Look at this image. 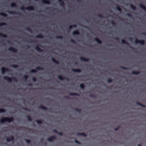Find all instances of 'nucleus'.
Wrapping results in <instances>:
<instances>
[{
    "instance_id": "1",
    "label": "nucleus",
    "mask_w": 146,
    "mask_h": 146,
    "mask_svg": "<svg viewBox=\"0 0 146 146\" xmlns=\"http://www.w3.org/2000/svg\"><path fill=\"white\" fill-rule=\"evenodd\" d=\"M12 120V118L4 117L2 118V119H1L0 121L1 123H3L5 121L10 122Z\"/></svg>"
},
{
    "instance_id": "43",
    "label": "nucleus",
    "mask_w": 146,
    "mask_h": 146,
    "mask_svg": "<svg viewBox=\"0 0 146 146\" xmlns=\"http://www.w3.org/2000/svg\"><path fill=\"white\" fill-rule=\"evenodd\" d=\"M109 82H110V81H109Z\"/></svg>"
},
{
    "instance_id": "14",
    "label": "nucleus",
    "mask_w": 146,
    "mask_h": 146,
    "mask_svg": "<svg viewBox=\"0 0 146 146\" xmlns=\"http://www.w3.org/2000/svg\"><path fill=\"white\" fill-rule=\"evenodd\" d=\"M73 35H78V34L79 33L76 31H74L73 32Z\"/></svg>"
},
{
    "instance_id": "26",
    "label": "nucleus",
    "mask_w": 146,
    "mask_h": 146,
    "mask_svg": "<svg viewBox=\"0 0 146 146\" xmlns=\"http://www.w3.org/2000/svg\"><path fill=\"white\" fill-rule=\"evenodd\" d=\"M132 74H138V72H132Z\"/></svg>"
},
{
    "instance_id": "42",
    "label": "nucleus",
    "mask_w": 146,
    "mask_h": 146,
    "mask_svg": "<svg viewBox=\"0 0 146 146\" xmlns=\"http://www.w3.org/2000/svg\"><path fill=\"white\" fill-rule=\"evenodd\" d=\"M58 1H60V0H58Z\"/></svg>"
},
{
    "instance_id": "25",
    "label": "nucleus",
    "mask_w": 146,
    "mask_h": 146,
    "mask_svg": "<svg viewBox=\"0 0 146 146\" xmlns=\"http://www.w3.org/2000/svg\"><path fill=\"white\" fill-rule=\"evenodd\" d=\"M36 72V70H31V72Z\"/></svg>"
},
{
    "instance_id": "3",
    "label": "nucleus",
    "mask_w": 146,
    "mask_h": 146,
    "mask_svg": "<svg viewBox=\"0 0 146 146\" xmlns=\"http://www.w3.org/2000/svg\"><path fill=\"white\" fill-rule=\"evenodd\" d=\"M4 78L9 82H11L12 81L11 78L7 76H4Z\"/></svg>"
},
{
    "instance_id": "21",
    "label": "nucleus",
    "mask_w": 146,
    "mask_h": 146,
    "mask_svg": "<svg viewBox=\"0 0 146 146\" xmlns=\"http://www.w3.org/2000/svg\"><path fill=\"white\" fill-rule=\"evenodd\" d=\"M130 6L131 8H132L133 10H135V7H133L132 5H130Z\"/></svg>"
},
{
    "instance_id": "41",
    "label": "nucleus",
    "mask_w": 146,
    "mask_h": 146,
    "mask_svg": "<svg viewBox=\"0 0 146 146\" xmlns=\"http://www.w3.org/2000/svg\"><path fill=\"white\" fill-rule=\"evenodd\" d=\"M138 146H140V145H138Z\"/></svg>"
},
{
    "instance_id": "9",
    "label": "nucleus",
    "mask_w": 146,
    "mask_h": 146,
    "mask_svg": "<svg viewBox=\"0 0 146 146\" xmlns=\"http://www.w3.org/2000/svg\"><path fill=\"white\" fill-rule=\"evenodd\" d=\"M36 50L39 52H41L42 51L37 46H36Z\"/></svg>"
},
{
    "instance_id": "32",
    "label": "nucleus",
    "mask_w": 146,
    "mask_h": 146,
    "mask_svg": "<svg viewBox=\"0 0 146 146\" xmlns=\"http://www.w3.org/2000/svg\"><path fill=\"white\" fill-rule=\"evenodd\" d=\"M26 141L27 143H29V140H27V139H26Z\"/></svg>"
},
{
    "instance_id": "19",
    "label": "nucleus",
    "mask_w": 146,
    "mask_h": 146,
    "mask_svg": "<svg viewBox=\"0 0 146 146\" xmlns=\"http://www.w3.org/2000/svg\"><path fill=\"white\" fill-rule=\"evenodd\" d=\"M0 36H2L3 37H6V36L5 35L1 33H0Z\"/></svg>"
},
{
    "instance_id": "24",
    "label": "nucleus",
    "mask_w": 146,
    "mask_h": 146,
    "mask_svg": "<svg viewBox=\"0 0 146 146\" xmlns=\"http://www.w3.org/2000/svg\"><path fill=\"white\" fill-rule=\"evenodd\" d=\"M24 77L25 78V80H26L27 78H28V76H27V75H25L24 76Z\"/></svg>"
},
{
    "instance_id": "10",
    "label": "nucleus",
    "mask_w": 146,
    "mask_h": 146,
    "mask_svg": "<svg viewBox=\"0 0 146 146\" xmlns=\"http://www.w3.org/2000/svg\"><path fill=\"white\" fill-rule=\"evenodd\" d=\"M138 42L141 45H143L144 44V41L142 40H139Z\"/></svg>"
},
{
    "instance_id": "8",
    "label": "nucleus",
    "mask_w": 146,
    "mask_h": 146,
    "mask_svg": "<svg viewBox=\"0 0 146 146\" xmlns=\"http://www.w3.org/2000/svg\"><path fill=\"white\" fill-rule=\"evenodd\" d=\"M140 6L142 9L146 11V8L144 6L141 5H140Z\"/></svg>"
},
{
    "instance_id": "16",
    "label": "nucleus",
    "mask_w": 146,
    "mask_h": 146,
    "mask_svg": "<svg viewBox=\"0 0 146 146\" xmlns=\"http://www.w3.org/2000/svg\"><path fill=\"white\" fill-rule=\"evenodd\" d=\"M53 137H50V138H49L48 139V140L49 141H51L52 140V139H53Z\"/></svg>"
},
{
    "instance_id": "36",
    "label": "nucleus",
    "mask_w": 146,
    "mask_h": 146,
    "mask_svg": "<svg viewBox=\"0 0 146 146\" xmlns=\"http://www.w3.org/2000/svg\"><path fill=\"white\" fill-rule=\"evenodd\" d=\"M135 42L137 43V40L136 39H135Z\"/></svg>"
},
{
    "instance_id": "13",
    "label": "nucleus",
    "mask_w": 146,
    "mask_h": 146,
    "mask_svg": "<svg viewBox=\"0 0 146 146\" xmlns=\"http://www.w3.org/2000/svg\"><path fill=\"white\" fill-rule=\"evenodd\" d=\"M52 60L53 62H55L56 63H57V64L58 63V62L57 61H56L54 58H52Z\"/></svg>"
},
{
    "instance_id": "20",
    "label": "nucleus",
    "mask_w": 146,
    "mask_h": 146,
    "mask_svg": "<svg viewBox=\"0 0 146 146\" xmlns=\"http://www.w3.org/2000/svg\"><path fill=\"white\" fill-rule=\"evenodd\" d=\"M58 78L59 79H60L61 80H63V78L62 76H58Z\"/></svg>"
},
{
    "instance_id": "28",
    "label": "nucleus",
    "mask_w": 146,
    "mask_h": 146,
    "mask_svg": "<svg viewBox=\"0 0 146 146\" xmlns=\"http://www.w3.org/2000/svg\"><path fill=\"white\" fill-rule=\"evenodd\" d=\"M121 42L122 43H125V42L123 40H121Z\"/></svg>"
},
{
    "instance_id": "7",
    "label": "nucleus",
    "mask_w": 146,
    "mask_h": 146,
    "mask_svg": "<svg viewBox=\"0 0 146 146\" xmlns=\"http://www.w3.org/2000/svg\"><path fill=\"white\" fill-rule=\"evenodd\" d=\"M26 9L28 10H32L33 9V8L32 7H27Z\"/></svg>"
},
{
    "instance_id": "33",
    "label": "nucleus",
    "mask_w": 146,
    "mask_h": 146,
    "mask_svg": "<svg viewBox=\"0 0 146 146\" xmlns=\"http://www.w3.org/2000/svg\"><path fill=\"white\" fill-rule=\"evenodd\" d=\"M72 26H71V25H70L69 26V28L70 29H71L72 28Z\"/></svg>"
},
{
    "instance_id": "12",
    "label": "nucleus",
    "mask_w": 146,
    "mask_h": 146,
    "mask_svg": "<svg viewBox=\"0 0 146 146\" xmlns=\"http://www.w3.org/2000/svg\"><path fill=\"white\" fill-rule=\"evenodd\" d=\"M36 37L39 38H42L43 37V36L41 35H39L36 36Z\"/></svg>"
},
{
    "instance_id": "4",
    "label": "nucleus",
    "mask_w": 146,
    "mask_h": 146,
    "mask_svg": "<svg viewBox=\"0 0 146 146\" xmlns=\"http://www.w3.org/2000/svg\"><path fill=\"white\" fill-rule=\"evenodd\" d=\"M9 50L12 51L14 52H17V50L12 47H10L9 48Z\"/></svg>"
},
{
    "instance_id": "30",
    "label": "nucleus",
    "mask_w": 146,
    "mask_h": 146,
    "mask_svg": "<svg viewBox=\"0 0 146 146\" xmlns=\"http://www.w3.org/2000/svg\"><path fill=\"white\" fill-rule=\"evenodd\" d=\"M5 24L4 23H0V26H2L4 25Z\"/></svg>"
},
{
    "instance_id": "15",
    "label": "nucleus",
    "mask_w": 146,
    "mask_h": 146,
    "mask_svg": "<svg viewBox=\"0 0 146 146\" xmlns=\"http://www.w3.org/2000/svg\"><path fill=\"white\" fill-rule=\"evenodd\" d=\"M11 6L12 7H14L16 6V5L15 3H13L11 4Z\"/></svg>"
},
{
    "instance_id": "38",
    "label": "nucleus",
    "mask_w": 146,
    "mask_h": 146,
    "mask_svg": "<svg viewBox=\"0 0 146 146\" xmlns=\"http://www.w3.org/2000/svg\"><path fill=\"white\" fill-rule=\"evenodd\" d=\"M139 104V105H141V106H143V107H144V105H141L140 104Z\"/></svg>"
},
{
    "instance_id": "6",
    "label": "nucleus",
    "mask_w": 146,
    "mask_h": 146,
    "mask_svg": "<svg viewBox=\"0 0 146 146\" xmlns=\"http://www.w3.org/2000/svg\"><path fill=\"white\" fill-rule=\"evenodd\" d=\"M95 40L99 44H101V41L100 40L97 38H95Z\"/></svg>"
},
{
    "instance_id": "2",
    "label": "nucleus",
    "mask_w": 146,
    "mask_h": 146,
    "mask_svg": "<svg viewBox=\"0 0 146 146\" xmlns=\"http://www.w3.org/2000/svg\"><path fill=\"white\" fill-rule=\"evenodd\" d=\"M8 71V69L7 68H5L3 67H2L1 68V72L2 74H4V73Z\"/></svg>"
},
{
    "instance_id": "29",
    "label": "nucleus",
    "mask_w": 146,
    "mask_h": 146,
    "mask_svg": "<svg viewBox=\"0 0 146 146\" xmlns=\"http://www.w3.org/2000/svg\"><path fill=\"white\" fill-rule=\"evenodd\" d=\"M75 141L76 143L78 144H80V143L77 141L76 140H75Z\"/></svg>"
},
{
    "instance_id": "17",
    "label": "nucleus",
    "mask_w": 146,
    "mask_h": 146,
    "mask_svg": "<svg viewBox=\"0 0 146 146\" xmlns=\"http://www.w3.org/2000/svg\"><path fill=\"white\" fill-rule=\"evenodd\" d=\"M80 87L82 88V89H83L84 88V85L83 84H80Z\"/></svg>"
},
{
    "instance_id": "31",
    "label": "nucleus",
    "mask_w": 146,
    "mask_h": 146,
    "mask_svg": "<svg viewBox=\"0 0 146 146\" xmlns=\"http://www.w3.org/2000/svg\"><path fill=\"white\" fill-rule=\"evenodd\" d=\"M117 9H118V10L119 11H121V9H120L119 8H118Z\"/></svg>"
},
{
    "instance_id": "39",
    "label": "nucleus",
    "mask_w": 146,
    "mask_h": 146,
    "mask_svg": "<svg viewBox=\"0 0 146 146\" xmlns=\"http://www.w3.org/2000/svg\"><path fill=\"white\" fill-rule=\"evenodd\" d=\"M74 27H76V25H74Z\"/></svg>"
},
{
    "instance_id": "40",
    "label": "nucleus",
    "mask_w": 146,
    "mask_h": 146,
    "mask_svg": "<svg viewBox=\"0 0 146 146\" xmlns=\"http://www.w3.org/2000/svg\"><path fill=\"white\" fill-rule=\"evenodd\" d=\"M81 134H82L83 135H84V133H81Z\"/></svg>"
},
{
    "instance_id": "23",
    "label": "nucleus",
    "mask_w": 146,
    "mask_h": 146,
    "mask_svg": "<svg viewBox=\"0 0 146 146\" xmlns=\"http://www.w3.org/2000/svg\"><path fill=\"white\" fill-rule=\"evenodd\" d=\"M80 58L81 60H82L83 61H85L86 60H85V59H84V58H83L82 57H80Z\"/></svg>"
},
{
    "instance_id": "27",
    "label": "nucleus",
    "mask_w": 146,
    "mask_h": 146,
    "mask_svg": "<svg viewBox=\"0 0 146 146\" xmlns=\"http://www.w3.org/2000/svg\"><path fill=\"white\" fill-rule=\"evenodd\" d=\"M36 122H37V123H41V121H39V120H37L36 121Z\"/></svg>"
},
{
    "instance_id": "34",
    "label": "nucleus",
    "mask_w": 146,
    "mask_h": 146,
    "mask_svg": "<svg viewBox=\"0 0 146 146\" xmlns=\"http://www.w3.org/2000/svg\"><path fill=\"white\" fill-rule=\"evenodd\" d=\"M33 81H35V80H36V79H35V78H33Z\"/></svg>"
},
{
    "instance_id": "5",
    "label": "nucleus",
    "mask_w": 146,
    "mask_h": 146,
    "mask_svg": "<svg viewBox=\"0 0 146 146\" xmlns=\"http://www.w3.org/2000/svg\"><path fill=\"white\" fill-rule=\"evenodd\" d=\"M42 2L44 3L49 4H50V2L46 0H42Z\"/></svg>"
},
{
    "instance_id": "11",
    "label": "nucleus",
    "mask_w": 146,
    "mask_h": 146,
    "mask_svg": "<svg viewBox=\"0 0 146 146\" xmlns=\"http://www.w3.org/2000/svg\"><path fill=\"white\" fill-rule=\"evenodd\" d=\"M0 14L1 15H3L4 17H6L7 16V15L6 14L3 13H1Z\"/></svg>"
},
{
    "instance_id": "37",
    "label": "nucleus",
    "mask_w": 146,
    "mask_h": 146,
    "mask_svg": "<svg viewBox=\"0 0 146 146\" xmlns=\"http://www.w3.org/2000/svg\"><path fill=\"white\" fill-rule=\"evenodd\" d=\"M11 139L12 140H13V137H11Z\"/></svg>"
},
{
    "instance_id": "18",
    "label": "nucleus",
    "mask_w": 146,
    "mask_h": 146,
    "mask_svg": "<svg viewBox=\"0 0 146 146\" xmlns=\"http://www.w3.org/2000/svg\"><path fill=\"white\" fill-rule=\"evenodd\" d=\"M73 71L75 72H80V70H77V69H73Z\"/></svg>"
},
{
    "instance_id": "35",
    "label": "nucleus",
    "mask_w": 146,
    "mask_h": 146,
    "mask_svg": "<svg viewBox=\"0 0 146 146\" xmlns=\"http://www.w3.org/2000/svg\"><path fill=\"white\" fill-rule=\"evenodd\" d=\"M7 141H9L10 140L9 139H7Z\"/></svg>"
},
{
    "instance_id": "22",
    "label": "nucleus",
    "mask_w": 146,
    "mask_h": 146,
    "mask_svg": "<svg viewBox=\"0 0 146 146\" xmlns=\"http://www.w3.org/2000/svg\"><path fill=\"white\" fill-rule=\"evenodd\" d=\"M5 111V110L3 109H0V113L4 112Z\"/></svg>"
}]
</instances>
